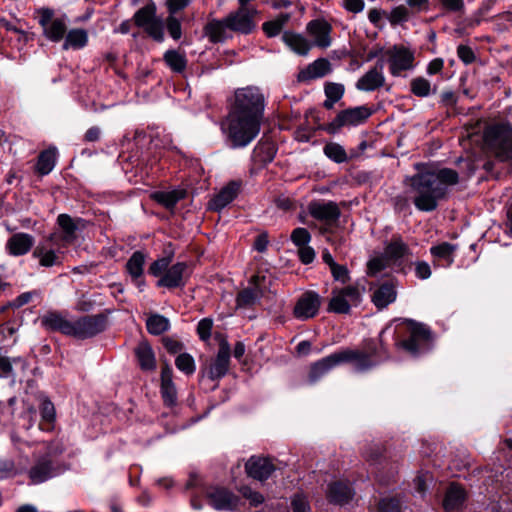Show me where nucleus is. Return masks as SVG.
<instances>
[{
    "label": "nucleus",
    "mask_w": 512,
    "mask_h": 512,
    "mask_svg": "<svg viewBox=\"0 0 512 512\" xmlns=\"http://www.w3.org/2000/svg\"><path fill=\"white\" fill-rule=\"evenodd\" d=\"M107 326V317L103 314L85 315L72 321L71 337L84 340L103 332Z\"/></svg>",
    "instance_id": "obj_9"
},
{
    "label": "nucleus",
    "mask_w": 512,
    "mask_h": 512,
    "mask_svg": "<svg viewBox=\"0 0 512 512\" xmlns=\"http://www.w3.org/2000/svg\"><path fill=\"white\" fill-rule=\"evenodd\" d=\"M458 181V173L450 168L423 170L405 179L415 207L424 212L435 210L439 200L446 196L448 187Z\"/></svg>",
    "instance_id": "obj_1"
},
{
    "label": "nucleus",
    "mask_w": 512,
    "mask_h": 512,
    "mask_svg": "<svg viewBox=\"0 0 512 512\" xmlns=\"http://www.w3.org/2000/svg\"><path fill=\"white\" fill-rule=\"evenodd\" d=\"M240 495L249 501V504L253 507H257L264 502V496L258 492L253 490L249 486H242L239 488Z\"/></svg>",
    "instance_id": "obj_50"
},
{
    "label": "nucleus",
    "mask_w": 512,
    "mask_h": 512,
    "mask_svg": "<svg viewBox=\"0 0 512 512\" xmlns=\"http://www.w3.org/2000/svg\"><path fill=\"white\" fill-rule=\"evenodd\" d=\"M35 296H38V292L37 291L24 292V293L20 294L19 296H17L11 302V306L13 308H20V307L28 304L33 299V297H35Z\"/></svg>",
    "instance_id": "obj_61"
},
{
    "label": "nucleus",
    "mask_w": 512,
    "mask_h": 512,
    "mask_svg": "<svg viewBox=\"0 0 512 512\" xmlns=\"http://www.w3.org/2000/svg\"><path fill=\"white\" fill-rule=\"evenodd\" d=\"M409 253L408 246L402 241L400 237L393 238L392 241L385 247L383 255L390 262H398Z\"/></svg>",
    "instance_id": "obj_38"
},
{
    "label": "nucleus",
    "mask_w": 512,
    "mask_h": 512,
    "mask_svg": "<svg viewBox=\"0 0 512 512\" xmlns=\"http://www.w3.org/2000/svg\"><path fill=\"white\" fill-rule=\"evenodd\" d=\"M320 305V296L314 291H307L298 298L293 315L299 320H308L317 315Z\"/></svg>",
    "instance_id": "obj_16"
},
{
    "label": "nucleus",
    "mask_w": 512,
    "mask_h": 512,
    "mask_svg": "<svg viewBox=\"0 0 512 512\" xmlns=\"http://www.w3.org/2000/svg\"><path fill=\"white\" fill-rule=\"evenodd\" d=\"M396 299V290L392 283L386 282L379 286L373 293L372 302L374 305L383 309Z\"/></svg>",
    "instance_id": "obj_32"
},
{
    "label": "nucleus",
    "mask_w": 512,
    "mask_h": 512,
    "mask_svg": "<svg viewBox=\"0 0 512 512\" xmlns=\"http://www.w3.org/2000/svg\"><path fill=\"white\" fill-rule=\"evenodd\" d=\"M457 246L448 242H442L430 248L431 255L437 260L442 262V266L449 267L454 262V252Z\"/></svg>",
    "instance_id": "obj_33"
},
{
    "label": "nucleus",
    "mask_w": 512,
    "mask_h": 512,
    "mask_svg": "<svg viewBox=\"0 0 512 512\" xmlns=\"http://www.w3.org/2000/svg\"><path fill=\"white\" fill-rule=\"evenodd\" d=\"M38 23L43 29V35L52 42L61 41L67 31L68 19L65 15L54 17V10L47 7L37 9Z\"/></svg>",
    "instance_id": "obj_6"
},
{
    "label": "nucleus",
    "mask_w": 512,
    "mask_h": 512,
    "mask_svg": "<svg viewBox=\"0 0 512 512\" xmlns=\"http://www.w3.org/2000/svg\"><path fill=\"white\" fill-rule=\"evenodd\" d=\"M326 496L333 504L345 505L353 498L354 491L347 482L333 481L328 485Z\"/></svg>",
    "instance_id": "obj_26"
},
{
    "label": "nucleus",
    "mask_w": 512,
    "mask_h": 512,
    "mask_svg": "<svg viewBox=\"0 0 512 512\" xmlns=\"http://www.w3.org/2000/svg\"><path fill=\"white\" fill-rule=\"evenodd\" d=\"M406 333L407 339L396 343L399 348H402L412 356H418L428 350L431 333L425 325L409 320L406 323Z\"/></svg>",
    "instance_id": "obj_5"
},
{
    "label": "nucleus",
    "mask_w": 512,
    "mask_h": 512,
    "mask_svg": "<svg viewBox=\"0 0 512 512\" xmlns=\"http://www.w3.org/2000/svg\"><path fill=\"white\" fill-rule=\"evenodd\" d=\"M385 55L389 71L394 77H399L402 72L414 69V52L403 45H394L385 52Z\"/></svg>",
    "instance_id": "obj_11"
},
{
    "label": "nucleus",
    "mask_w": 512,
    "mask_h": 512,
    "mask_svg": "<svg viewBox=\"0 0 512 512\" xmlns=\"http://www.w3.org/2000/svg\"><path fill=\"white\" fill-rule=\"evenodd\" d=\"M187 270V265L184 262H178L169 267L166 272L157 281L158 287L177 288L185 284L184 276Z\"/></svg>",
    "instance_id": "obj_25"
},
{
    "label": "nucleus",
    "mask_w": 512,
    "mask_h": 512,
    "mask_svg": "<svg viewBox=\"0 0 512 512\" xmlns=\"http://www.w3.org/2000/svg\"><path fill=\"white\" fill-rule=\"evenodd\" d=\"M134 21L138 27L143 28L154 40L159 42L163 40L164 24L161 19L156 17V7L154 3H149L140 8L134 14Z\"/></svg>",
    "instance_id": "obj_10"
},
{
    "label": "nucleus",
    "mask_w": 512,
    "mask_h": 512,
    "mask_svg": "<svg viewBox=\"0 0 512 512\" xmlns=\"http://www.w3.org/2000/svg\"><path fill=\"white\" fill-rule=\"evenodd\" d=\"M410 90L415 96L421 98L428 97L432 91H435V89H432L430 81L422 76L415 77L411 80Z\"/></svg>",
    "instance_id": "obj_44"
},
{
    "label": "nucleus",
    "mask_w": 512,
    "mask_h": 512,
    "mask_svg": "<svg viewBox=\"0 0 512 512\" xmlns=\"http://www.w3.org/2000/svg\"><path fill=\"white\" fill-rule=\"evenodd\" d=\"M57 223L61 229V233H58L60 235L58 243L66 247L77 238V222L68 214H60L57 217Z\"/></svg>",
    "instance_id": "obj_28"
},
{
    "label": "nucleus",
    "mask_w": 512,
    "mask_h": 512,
    "mask_svg": "<svg viewBox=\"0 0 512 512\" xmlns=\"http://www.w3.org/2000/svg\"><path fill=\"white\" fill-rule=\"evenodd\" d=\"M243 182L240 179L231 180L226 183V205L234 201L241 193Z\"/></svg>",
    "instance_id": "obj_54"
},
{
    "label": "nucleus",
    "mask_w": 512,
    "mask_h": 512,
    "mask_svg": "<svg viewBox=\"0 0 512 512\" xmlns=\"http://www.w3.org/2000/svg\"><path fill=\"white\" fill-rule=\"evenodd\" d=\"M484 142L500 160L512 159V125L508 122L488 126L484 131Z\"/></svg>",
    "instance_id": "obj_4"
},
{
    "label": "nucleus",
    "mask_w": 512,
    "mask_h": 512,
    "mask_svg": "<svg viewBox=\"0 0 512 512\" xmlns=\"http://www.w3.org/2000/svg\"><path fill=\"white\" fill-rule=\"evenodd\" d=\"M172 377V368L169 365H165L161 370V395L164 403L169 407L177 403V390Z\"/></svg>",
    "instance_id": "obj_27"
},
{
    "label": "nucleus",
    "mask_w": 512,
    "mask_h": 512,
    "mask_svg": "<svg viewBox=\"0 0 512 512\" xmlns=\"http://www.w3.org/2000/svg\"><path fill=\"white\" fill-rule=\"evenodd\" d=\"M184 190L158 191L152 195V198L167 209H173L176 204L185 197Z\"/></svg>",
    "instance_id": "obj_39"
},
{
    "label": "nucleus",
    "mask_w": 512,
    "mask_h": 512,
    "mask_svg": "<svg viewBox=\"0 0 512 512\" xmlns=\"http://www.w3.org/2000/svg\"><path fill=\"white\" fill-rule=\"evenodd\" d=\"M362 301V291L359 287L348 285L333 289L328 310L337 314H348L352 307H357Z\"/></svg>",
    "instance_id": "obj_8"
},
{
    "label": "nucleus",
    "mask_w": 512,
    "mask_h": 512,
    "mask_svg": "<svg viewBox=\"0 0 512 512\" xmlns=\"http://www.w3.org/2000/svg\"><path fill=\"white\" fill-rule=\"evenodd\" d=\"M282 40L293 52L302 56H306L313 47L305 36L291 31H285Z\"/></svg>",
    "instance_id": "obj_31"
},
{
    "label": "nucleus",
    "mask_w": 512,
    "mask_h": 512,
    "mask_svg": "<svg viewBox=\"0 0 512 512\" xmlns=\"http://www.w3.org/2000/svg\"><path fill=\"white\" fill-rule=\"evenodd\" d=\"M256 9L240 7L237 11L226 16V28L241 34H250L256 27L254 16Z\"/></svg>",
    "instance_id": "obj_15"
},
{
    "label": "nucleus",
    "mask_w": 512,
    "mask_h": 512,
    "mask_svg": "<svg viewBox=\"0 0 512 512\" xmlns=\"http://www.w3.org/2000/svg\"><path fill=\"white\" fill-rule=\"evenodd\" d=\"M146 328L150 334L160 335L169 330L170 322L160 314H153L146 320Z\"/></svg>",
    "instance_id": "obj_42"
},
{
    "label": "nucleus",
    "mask_w": 512,
    "mask_h": 512,
    "mask_svg": "<svg viewBox=\"0 0 512 512\" xmlns=\"http://www.w3.org/2000/svg\"><path fill=\"white\" fill-rule=\"evenodd\" d=\"M293 512H311L307 497L303 493H296L291 497Z\"/></svg>",
    "instance_id": "obj_52"
},
{
    "label": "nucleus",
    "mask_w": 512,
    "mask_h": 512,
    "mask_svg": "<svg viewBox=\"0 0 512 512\" xmlns=\"http://www.w3.org/2000/svg\"><path fill=\"white\" fill-rule=\"evenodd\" d=\"M205 34L212 42H221L224 34V21H211L205 27Z\"/></svg>",
    "instance_id": "obj_48"
},
{
    "label": "nucleus",
    "mask_w": 512,
    "mask_h": 512,
    "mask_svg": "<svg viewBox=\"0 0 512 512\" xmlns=\"http://www.w3.org/2000/svg\"><path fill=\"white\" fill-rule=\"evenodd\" d=\"M163 60L174 73L181 74L186 70L188 61L185 52L177 49L167 50L163 55Z\"/></svg>",
    "instance_id": "obj_34"
},
{
    "label": "nucleus",
    "mask_w": 512,
    "mask_h": 512,
    "mask_svg": "<svg viewBox=\"0 0 512 512\" xmlns=\"http://www.w3.org/2000/svg\"><path fill=\"white\" fill-rule=\"evenodd\" d=\"M208 504L216 510L224 509V490L221 486H208L205 489Z\"/></svg>",
    "instance_id": "obj_43"
},
{
    "label": "nucleus",
    "mask_w": 512,
    "mask_h": 512,
    "mask_svg": "<svg viewBox=\"0 0 512 512\" xmlns=\"http://www.w3.org/2000/svg\"><path fill=\"white\" fill-rule=\"evenodd\" d=\"M330 272L333 278L341 283H346L350 279L349 271L345 265L336 263L330 268Z\"/></svg>",
    "instance_id": "obj_58"
},
{
    "label": "nucleus",
    "mask_w": 512,
    "mask_h": 512,
    "mask_svg": "<svg viewBox=\"0 0 512 512\" xmlns=\"http://www.w3.org/2000/svg\"><path fill=\"white\" fill-rule=\"evenodd\" d=\"M56 152V148H49L40 153L36 165L39 174L47 175L53 170L56 162Z\"/></svg>",
    "instance_id": "obj_41"
},
{
    "label": "nucleus",
    "mask_w": 512,
    "mask_h": 512,
    "mask_svg": "<svg viewBox=\"0 0 512 512\" xmlns=\"http://www.w3.org/2000/svg\"><path fill=\"white\" fill-rule=\"evenodd\" d=\"M306 30L308 34L313 38V46L321 49L328 48L331 43V25L323 19H315L307 24Z\"/></svg>",
    "instance_id": "obj_22"
},
{
    "label": "nucleus",
    "mask_w": 512,
    "mask_h": 512,
    "mask_svg": "<svg viewBox=\"0 0 512 512\" xmlns=\"http://www.w3.org/2000/svg\"><path fill=\"white\" fill-rule=\"evenodd\" d=\"M88 42V34L84 29L76 28L71 29L65 37L63 49H81L86 46Z\"/></svg>",
    "instance_id": "obj_40"
},
{
    "label": "nucleus",
    "mask_w": 512,
    "mask_h": 512,
    "mask_svg": "<svg viewBox=\"0 0 512 512\" xmlns=\"http://www.w3.org/2000/svg\"><path fill=\"white\" fill-rule=\"evenodd\" d=\"M40 413L42 418L41 428L50 430L55 421V407L53 403L48 399H44L41 403Z\"/></svg>",
    "instance_id": "obj_45"
},
{
    "label": "nucleus",
    "mask_w": 512,
    "mask_h": 512,
    "mask_svg": "<svg viewBox=\"0 0 512 512\" xmlns=\"http://www.w3.org/2000/svg\"><path fill=\"white\" fill-rule=\"evenodd\" d=\"M262 119L230 113L228 138L232 148L248 146L259 134Z\"/></svg>",
    "instance_id": "obj_3"
},
{
    "label": "nucleus",
    "mask_w": 512,
    "mask_h": 512,
    "mask_svg": "<svg viewBox=\"0 0 512 512\" xmlns=\"http://www.w3.org/2000/svg\"><path fill=\"white\" fill-rule=\"evenodd\" d=\"M311 240V235L306 228L298 227L291 233V241L295 246L302 247L308 245Z\"/></svg>",
    "instance_id": "obj_53"
},
{
    "label": "nucleus",
    "mask_w": 512,
    "mask_h": 512,
    "mask_svg": "<svg viewBox=\"0 0 512 512\" xmlns=\"http://www.w3.org/2000/svg\"><path fill=\"white\" fill-rule=\"evenodd\" d=\"M61 466L49 455L39 457L29 470V478L32 484L43 483L61 473Z\"/></svg>",
    "instance_id": "obj_14"
},
{
    "label": "nucleus",
    "mask_w": 512,
    "mask_h": 512,
    "mask_svg": "<svg viewBox=\"0 0 512 512\" xmlns=\"http://www.w3.org/2000/svg\"><path fill=\"white\" fill-rule=\"evenodd\" d=\"M276 469L274 461L268 457L251 456L245 464L248 476L261 482L270 478Z\"/></svg>",
    "instance_id": "obj_18"
},
{
    "label": "nucleus",
    "mask_w": 512,
    "mask_h": 512,
    "mask_svg": "<svg viewBox=\"0 0 512 512\" xmlns=\"http://www.w3.org/2000/svg\"><path fill=\"white\" fill-rule=\"evenodd\" d=\"M383 69L384 63L380 60L357 80L355 84L356 89L364 92H372L383 87L385 84Z\"/></svg>",
    "instance_id": "obj_20"
},
{
    "label": "nucleus",
    "mask_w": 512,
    "mask_h": 512,
    "mask_svg": "<svg viewBox=\"0 0 512 512\" xmlns=\"http://www.w3.org/2000/svg\"><path fill=\"white\" fill-rule=\"evenodd\" d=\"M14 474V462L10 459H0V478H8Z\"/></svg>",
    "instance_id": "obj_63"
},
{
    "label": "nucleus",
    "mask_w": 512,
    "mask_h": 512,
    "mask_svg": "<svg viewBox=\"0 0 512 512\" xmlns=\"http://www.w3.org/2000/svg\"><path fill=\"white\" fill-rule=\"evenodd\" d=\"M262 29L265 35L271 38L279 35L283 28L280 27L274 20H270L263 23Z\"/></svg>",
    "instance_id": "obj_64"
},
{
    "label": "nucleus",
    "mask_w": 512,
    "mask_h": 512,
    "mask_svg": "<svg viewBox=\"0 0 512 512\" xmlns=\"http://www.w3.org/2000/svg\"><path fill=\"white\" fill-rule=\"evenodd\" d=\"M347 357L346 355H339V351L330 354L315 363L312 364L310 372H309V382L315 383L325 374H327L331 369L336 367L337 365L343 363V360Z\"/></svg>",
    "instance_id": "obj_24"
},
{
    "label": "nucleus",
    "mask_w": 512,
    "mask_h": 512,
    "mask_svg": "<svg viewBox=\"0 0 512 512\" xmlns=\"http://www.w3.org/2000/svg\"><path fill=\"white\" fill-rule=\"evenodd\" d=\"M40 324L46 331L60 332L71 337L72 321L58 311H47L40 317Z\"/></svg>",
    "instance_id": "obj_21"
},
{
    "label": "nucleus",
    "mask_w": 512,
    "mask_h": 512,
    "mask_svg": "<svg viewBox=\"0 0 512 512\" xmlns=\"http://www.w3.org/2000/svg\"><path fill=\"white\" fill-rule=\"evenodd\" d=\"M271 278L266 273L259 271L253 275L249 281L248 287L239 292L237 296L238 307L254 306L269 289Z\"/></svg>",
    "instance_id": "obj_7"
},
{
    "label": "nucleus",
    "mask_w": 512,
    "mask_h": 512,
    "mask_svg": "<svg viewBox=\"0 0 512 512\" xmlns=\"http://www.w3.org/2000/svg\"><path fill=\"white\" fill-rule=\"evenodd\" d=\"M345 92L343 84L335 82H327L324 86V93L327 98H332L334 101H339Z\"/></svg>",
    "instance_id": "obj_51"
},
{
    "label": "nucleus",
    "mask_w": 512,
    "mask_h": 512,
    "mask_svg": "<svg viewBox=\"0 0 512 512\" xmlns=\"http://www.w3.org/2000/svg\"><path fill=\"white\" fill-rule=\"evenodd\" d=\"M146 255L142 251H135L126 263V270L135 285L142 290L145 282L141 279L144 271Z\"/></svg>",
    "instance_id": "obj_29"
},
{
    "label": "nucleus",
    "mask_w": 512,
    "mask_h": 512,
    "mask_svg": "<svg viewBox=\"0 0 512 512\" xmlns=\"http://www.w3.org/2000/svg\"><path fill=\"white\" fill-rule=\"evenodd\" d=\"M409 13L405 6L395 7L390 13V22L393 24H399L408 20Z\"/></svg>",
    "instance_id": "obj_60"
},
{
    "label": "nucleus",
    "mask_w": 512,
    "mask_h": 512,
    "mask_svg": "<svg viewBox=\"0 0 512 512\" xmlns=\"http://www.w3.org/2000/svg\"><path fill=\"white\" fill-rule=\"evenodd\" d=\"M466 495L462 487L451 484L446 491L443 507L446 511L458 509L465 501Z\"/></svg>",
    "instance_id": "obj_35"
},
{
    "label": "nucleus",
    "mask_w": 512,
    "mask_h": 512,
    "mask_svg": "<svg viewBox=\"0 0 512 512\" xmlns=\"http://www.w3.org/2000/svg\"><path fill=\"white\" fill-rule=\"evenodd\" d=\"M324 154L336 163H343L347 161V154L345 149L337 143H328L323 148Z\"/></svg>",
    "instance_id": "obj_47"
},
{
    "label": "nucleus",
    "mask_w": 512,
    "mask_h": 512,
    "mask_svg": "<svg viewBox=\"0 0 512 512\" xmlns=\"http://www.w3.org/2000/svg\"><path fill=\"white\" fill-rule=\"evenodd\" d=\"M310 215L326 224L335 223L340 217V210L336 203L328 201H315L309 204Z\"/></svg>",
    "instance_id": "obj_23"
},
{
    "label": "nucleus",
    "mask_w": 512,
    "mask_h": 512,
    "mask_svg": "<svg viewBox=\"0 0 512 512\" xmlns=\"http://www.w3.org/2000/svg\"><path fill=\"white\" fill-rule=\"evenodd\" d=\"M33 245V236L27 233H16L7 241L6 248L10 255L21 256L28 253Z\"/></svg>",
    "instance_id": "obj_30"
},
{
    "label": "nucleus",
    "mask_w": 512,
    "mask_h": 512,
    "mask_svg": "<svg viewBox=\"0 0 512 512\" xmlns=\"http://www.w3.org/2000/svg\"><path fill=\"white\" fill-rule=\"evenodd\" d=\"M176 367L187 375L194 373L195 363L193 357L188 353H181L175 360Z\"/></svg>",
    "instance_id": "obj_49"
},
{
    "label": "nucleus",
    "mask_w": 512,
    "mask_h": 512,
    "mask_svg": "<svg viewBox=\"0 0 512 512\" xmlns=\"http://www.w3.org/2000/svg\"><path fill=\"white\" fill-rule=\"evenodd\" d=\"M371 111L365 106H358L340 111L326 128L328 133L335 134L344 126H357L369 118Z\"/></svg>",
    "instance_id": "obj_13"
},
{
    "label": "nucleus",
    "mask_w": 512,
    "mask_h": 512,
    "mask_svg": "<svg viewBox=\"0 0 512 512\" xmlns=\"http://www.w3.org/2000/svg\"><path fill=\"white\" fill-rule=\"evenodd\" d=\"M171 259L163 257L155 260L149 267V273L155 277L162 276L169 268Z\"/></svg>",
    "instance_id": "obj_56"
},
{
    "label": "nucleus",
    "mask_w": 512,
    "mask_h": 512,
    "mask_svg": "<svg viewBox=\"0 0 512 512\" xmlns=\"http://www.w3.org/2000/svg\"><path fill=\"white\" fill-rule=\"evenodd\" d=\"M401 504L396 498H384L379 503L380 512H400Z\"/></svg>",
    "instance_id": "obj_59"
},
{
    "label": "nucleus",
    "mask_w": 512,
    "mask_h": 512,
    "mask_svg": "<svg viewBox=\"0 0 512 512\" xmlns=\"http://www.w3.org/2000/svg\"><path fill=\"white\" fill-rule=\"evenodd\" d=\"M57 232L52 233L47 239L39 243L33 251V257L39 260L42 267H52L61 264L60 249L64 248L58 239Z\"/></svg>",
    "instance_id": "obj_12"
},
{
    "label": "nucleus",
    "mask_w": 512,
    "mask_h": 512,
    "mask_svg": "<svg viewBox=\"0 0 512 512\" xmlns=\"http://www.w3.org/2000/svg\"><path fill=\"white\" fill-rule=\"evenodd\" d=\"M215 338L219 343L217 359L210 364L206 371L207 377L211 380L218 379L224 375V338L218 332H215Z\"/></svg>",
    "instance_id": "obj_36"
},
{
    "label": "nucleus",
    "mask_w": 512,
    "mask_h": 512,
    "mask_svg": "<svg viewBox=\"0 0 512 512\" xmlns=\"http://www.w3.org/2000/svg\"><path fill=\"white\" fill-rule=\"evenodd\" d=\"M390 265L386 257L381 254L371 258L367 263V275L376 277Z\"/></svg>",
    "instance_id": "obj_46"
},
{
    "label": "nucleus",
    "mask_w": 512,
    "mask_h": 512,
    "mask_svg": "<svg viewBox=\"0 0 512 512\" xmlns=\"http://www.w3.org/2000/svg\"><path fill=\"white\" fill-rule=\"evenodd\" d=\"M166 28L169 33V35L174 39L178 40L182 36V28H181V22L179 19L173 16L171 14L166 19Z\"/></svg>",
    "instance_id": "obj_55"
},
{
    "label": "nucleus",
    "mask_w": 512,
    "mask_h": 512,
    "mask_svg": "<svg viewBox=\"0 0 512 512\" xmlns=\"http://www.w3.org/2000/svg\"><path fill=\"white\" fill-rule=\"evenodd\" d=\"M213 329V321L211 318H204L197 325V333L202 341H208Z\"/></svg>",
    "instance_id": "obj_57"
},
{
    "label": "nucleus",
    "mask_w": 512,
    "mask_h": 512,
    "mask_svg": "<svg viewBox=\"0 0 512 512\" xmlns=\"http://www.w3.org/2000/svg\"><path fill=\"white\" fill-rule=\"evenodd\" d=\"M135 354L142 370H154L156 359L152 347L147 342H141L135 348Z\"/></svg>",
    "instance_id": "obj_37"
},
{
    "label": "nucleus",
    "mask_w": 512,
    "mask_h": 512,
    "mask_svg": "<svg viewBox=\"0 0 512 512\" xmlns=\"http://www.w3.org/2000/svg\"><path fill=\"white\" fill-rule=\"evenodd\" d=\"M367 348L369 352L344 349L339 351V355H346L347 357H345L343 363L353 362L355 371L365 372L376 365V363L372 360V357L378 355L376 349L374 348L373 342H370L367 345Z\"/></svg>",
    "instance_id": "obj_17"
},
{
    "label": "nucleus",
    "mask_w": 512,
    "mask_h": 512,
    "mask_svg": "<svg viewBox=\"0 0 512 512\" xmlns=\"http://www.w3.org/2000/svg\"><path fill=\"white\" fill-rule=\"evenodd\" d=\"M332 71V64L328 59L318 58L298 72L297 80L300 83L309 84L331 74Z\"/></svg>",
    "instance_id": "obj_19"
},
{
    "label": "nucleus",
    "mask_w": 512,
    "mask_h": 512,
    "mask_svg": "<svg viewBox=\"0 0 512 512\" xmlns=\"http://www.w3.org/2000/svg\"><path fill=\"white\" fill-rule=\"evenodd\" d=\"M265 97L259 88L248 86L235 91L231 114L263 119Z\"/></svg>",
    "instance_id": "obj_2"
},
{
    "label": "nucleus",
    "mask_w": 512,
    "mask_h": 512,
    "mask_svg": "<svg viewBox=\"0 0 512 512\" xmlns=\"http://www.w3.org/2000/svg\"><path fill=\"white\" fill-rule=\"evenodd\" d=\"M298 255H299L300 261L305 265L312 263L315 259V251L309 245L299 247Z\"/></svg>",
    "instance_id": "obj_62"
}]
</instances>
